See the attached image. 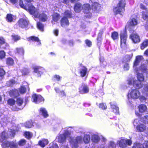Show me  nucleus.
<instances>
[{
    "instance_id": "nucleus-1",
    "label": "nucleus",
    "mask_w": 148,
    "mask_h": 148,
    "mask_svg": "<svg viewBox=\"0 0 148 148\" xmlns=\"http://www.w3.org/2000/svg\"><path fill=\"white\" fill-rule=\"evenodd\" d=\"M137 78L138 80H134V78H130L128 79V83L129 85L133 84L134 86L136 88L139 89L142 86L141 82L144 80L143 75L142 73H139L137 74Z\"/></svg>"
},
{
    "instance_id": "nucleus-2",
    "label": "nucleus",
    "mask_w": 148,
    "mask_h": 148,
    "mask_svg": "<svg viewBox=\"0 0 148 148\" xmlns=\"http://www.w3.org/2000/svg\"><path fill=\"white\" fill-rule=\"evenodd\" d=\"M125 5V0H121L119 1L117 7L113 9V11L115 14H119L122 15L124 11V7Z\"/></svg>"
},
{
    "instance_id": "nucleus-3",
    "label": "nucleus",
    "mask_w": 148,
    "mask_h": 148,
    "mask_svg": "<svg viewBox=\"0 0 148 148\" xmlns=\"http://www.w3.org/2000/svg\"><path fill=\"white\" fill-rule=\"evenodd\" d=\"M69 142L72 148H77L78 147V144L83 143V137L82 136H78L74 139L71 136Z\"/></svg>"
},
{
    "instance_id": "nucleus-4",
    "label": "nucleus",
    "mask_w": 148,
    "mask_h": 148,
    "mask_svg": "<svg viewBox=\"0 0 148 148\" xmlns=\"http://www.w3.org/2000/svg\"><path fill=\"white\" fill-rule=\"evenodd\" d=\"M7 138V134L5 132H3L0 134V142H3L2 146L3 148L10 147V142L5 140Z\"/></svg>"
},
{
    "instance_id": "nucleus-5",
    "label": "nucleus",
    "mask_w": 148,
    "mask_h": 148,
    "mask_svg": "<svg viewBox=\"0 0 148 148\" xmlns=\"http://www.w3.org/2000/svg\"><path fill=\"white\" fill-rule=\"evenodd\" d=\"M71 135L70 133L67 131L65 132L64 134L59 135L58 138V141L59 143H63L65 141L66 139H67L69 141L70 140Z\"/></svg>"
},
{
    "instance_id": "nucleus-6",
    "label": "nucleus",
    "mask_w": 148,
    "mask_h": 148,
    "mask_svg": "<svg viewBox=\"0 0 148 148\" xmlns=\"http://www.w3.org/2000/svg\"><path fill=\"white\" fill-rule=\"evenodd\" d=\"M140 93L137 89H132L130 90L128 94V97H130L133 99H137L140 96Z\"/></svg>"
},
{
    "instance_id": "nucleus-7",
    "label": "nucleus",
    "mask_w": 148,
    "mask_h": 148,
    "mask_svg": "<svg viewBox=\"0 0 148 148\" xmlns=\"http://www.w3.org/2000/svg\"><path fill=\"white\" fill-rule=\"evenodd\" d=\"M121 46L123 49L127 47L126 44V39L127 38V34L126 32L123 31L121 33Z\"/></svg>"
},
{
    "instance_id": "nucleus-8",
    "label": "nucleus",
    "mask_w": 148,
    "mask_h": 148,
    "mask_svg": "<svg viewBox=\"0 0 148 148\" xmlns=\"http://www.w3.org/2000/svg\"><path fill=\"white\" fill-rule=\"evenodd\" d=\"M18 26L22 28L27 27L29 23V21L27 18H21L18 22Z\"/></svg>"
},
{
    "instance_id": "nucleus-9",
    "label": "nucleus",
    "mask_w": 148,
    "mask_h": 148,
    "mask_svg": "<svg viewBox=\"0 0 148 148\" xmlns=\"http://www.w3.org/2000/svg\"><path fill=\"white\" fill-rule=\"evenodd\" d=\"M26 10H28L31 14H34L35 17H37L38 16V13H39L38 10H36L35 7L32 5H28L27 7V9Z\"/></svg>"
},
{
    "instance_id": "nucleus-10",
    "label": "nucleus",
    "mask_w": 148,
    "mask_h": 148,
    "mask_svg": "<svg viewBox=\"0 0 148 148\" xmlns=\"http://www.w3.org/2000/svg\"><path fill=\"white\" fill-rule=\"evenodd\" d=\"M32 101L35 103H39L44 100V98L40 95L34 94L32 97Z\"/></svg>"
},
{
    "instance_id": "nucleus-11",
    "label": "nucleus",
    "mask_w": 148,
    "mask_h": 148,
    "mask_svg": "<svg viewBox=\"0 0 148 148\" xmlns=\"http://www.w3.org/2000/svg\"><path fill=\"white\" fill-rule=\"evenodd\" d=\"M140 8L144 10L143 12V18L145 20H147L148 19V9H147L145 6L142 3L140 4Z\"/></svg>"
},
{
    "instance_id": "nucleus-12",
    "label": "nucleus",
    "mask_w": 148,
    "mask_h": 148,
    "mask_svg": "<svg viewBox=\"0 0 148 148\" xmlns=\"http://www.w3.org/2000/svg\"><path fill=\"white\" fill-rule=\"evenodd\" d=\"M88 73L87 69L84 66H81L79 70V73L82 77H84L87 75Z\"/></svg>"
},
{
    "instance_id": "nucleus-13",
    "label": "nucleus",
    "mask_w": 148,
    "mask_h": 148,
    "mask_svg": "<svg viewBox=\"0 0 148 148\" xmlns=\"http://www.w3.org/2000/svg\"><path fill=\"white\" fill-rule=\"evenodd\" d=\"M143 57L141 56H138L136 57V60L134 63L133 68L136 72H137L138 70L136 68V66L143 60Z\"/></svg>"
},
{
    "instance_id": "nucleus-14",
    "label": "nucleus",
    "mask_w": 148,
    "mask_h": 148,
    "mask_svg": "<svg viewBox=\"0 0 148 148\" xmlns=\"http://www.w3.org/2000/svg\"><path fill=\"white\" fill-rule=\"evenodd\" d=\"M82 9L83 10V12L86 14H88L89 16H90L91 14L90 13V5L88 4H86L82 6Z\"/></svg>"
},
{
    "instance_id": "nucleus-15",
    "label": "nucleus",
    "mask_w": 148,
    "mask_h": 148,
    "mask_svg": "<svg viewBox=\"0 0 148 148\" xmlns=\"http://www.w3.org/2000/svg\"><path fill=\"white\" fill-rule=\"evenodd\" d=\"M130 38L132 40L133 42L134 43L138 42L140 41L139 36L136 34H131L130 36Z\"/></svg>"
},
{
    "instance_id": "nucleus-16",
    "label": "nucleus",
    "mask_w": 148,
    "mask_h": 148,
    "mask_svg": "<svg viewBox=\"0 0 148 148\" xmlns=\"http://www.w3.org/2000/svg\"><path fill=\"white\" fill-rule=\"evenodd\" d=\"M111 107L113 111L116 114H119V108L117 106L116 104L114 103H111Z\"/></svg>"
},
{
    "instance_id": "nucleus-17",
    "label": "nucleus",
    "mask_w": 148,
    "mask_h": 148,
    "mask_svg": "<svg viewBox=\"0 0 148 148\" xmlns=\"http://www.w3.org/2000/svg\"><path fill=\"white\" fill-rule=\"evenodd\" d=\"M6 20L8 22L14 21L16 19L15 16L11 14H8L6 18Z\"/></svg>"
},
{
    "instance_id": "nucleus-18",
    "label": "nucleus",
    "mask_w": 148,
    "mask_h": 148,
    "mask_svg": "<svg viewBox=\"0 0 148 148\" xmlns=\"http://www.w3.org/2000/svg\"><path fill=\"white\" fill-rule=\"evenodd\" d=\"M89 90V88L86 85L83 86L82 87L79 88V92L82 94L87 93L88 92Z\"/></svg>"
},
{
    "instance_id": "nucleus-19",
    "label": "nucleus",
    "mask_w": 148,
    "mask_h": 148,
    "mask_svg": "<svg viewBox=\"0 0 148 148\" xmlns=\"http://www.w3.org/2000/svg\"><path fill=\"white\" fill-rule=\"evenodd\" d=\"M38 17L39 19L43 22H45L48 19V17L47 15L45 13H42L39 14L38 13V16L36 18Z\"/></svg>"
},
{
    "instance_id": "nucleus-20",
    "label": "nucleus",
    "mask_w": 148,
    "mask_h": 148,
    "mask_svg": "<svg viewBox=\"0 0 148 148\" xmlns=\"http://www.w3.org/2000/svg\"><path fill=\"white\" fill-rule=\"evenodd\" d=\"M52 20L51 21V23L52 24H54L55 23L54 22H56L57 21L60 19V16L58 13H54L52 16Z\"/></svg>"
},
{
    "instance_id": "nucleus-21",
    "label": "nucleus",
    "mask_w": 148,
    "mask_h": 148,
    "mask_svg": "<svg viewBox=\"0 0 148 148\" xmlns=\"http://www.w3.org/2000/svg\"><path fill=\"white\" fill-rule=\"evenodd\" d=\"M92 9L95 11H99L101 8L100 5L97 3H94L92 5Z\"/></svg>"
},
{
    "instance_id": "nucleus-22",
    "label": "nucleus",
    "mask_w": 148,
    "mask_h": 148,
    "mask_svg": "<svg viewBox=\"0 0 148 148\" xmlns=\"http://www.w3.org/2000/svg\"><path fill=\"white\" fill-rule=\"evenodd\" d=\"M48 143V141L46 139H42L38 142L39 145L42 147H44Z\"/></svg>"
},
{
    "instance_id": "nucleus-23",
    "label": "nucleus",
    "mask_w": 148,
    "mask_h": 148,
    "mask_svg": "<svg viewBox=\"0 0 148 148\" xmlns=\"http://www.w3.org/2000/svg\"><path fill=\"white\" fill-rule=\"evenodd\" d=\"M61 25L62 27H65L66 25H69V21L67 18L64 16L61 19Z\"/></svg>"
},
{
    "instance_id": "nucleus-24",
    "label": "nucleus",
    "mask_w": 148,
    "mask_h": 148,
    "mask_svg": "<svg viewBox=\"0 0 148 148\" xmlns=\"http://www.w3.org/2000/svg\"><path fill=\"white\" fill-rule=\"evenodd\" d=\"M39 113L41 115H42L45 118L49 116L47 111L44 108H41L40 109Z\"/></svg>"
},
{
    "instance_id": "nucleus-25",
    "label": "nucleus",
    "mask_w": 148,
    "mask_h": 148,
    "mask_svg": "<svg viewBox=\"0 0 148 148\" xmlns=\"http://www.w3.org/2000/svg\"><path fill=\"white\" fill-rule=\"evenodd\" d=\"M9 94L11 97H16L18 96L19 94L18 91L14 89L11 90L9 92Z\"/></svg>"
},
{
    "instance_id": "nucleus-26",
    "label": "nucleus",
    "mask_w": 148,
    "mask_h": 148,
    "mask_svg": "<svg viewBox=\"0 0 148 148\" xmlns=\"http://www.w3.org/2000/svg\"><path fill=\"white\" fill-rule=\"evenodd\" d=\"M74 9L76 12H79L82 9V7L80 3H77L75 4Z\"/></svg>"
},
{
    "instance_id": "nucleus-27",
    "label": "nucleus",
    "mask_w": 148,
    "mask_h": 148,
    "mask_svg": "<svg viewBox=\"0 0 148 148\" xmlns=\"http://www.w3.org/2000/svg\"><path fill=\"white\" fill-rule=\"evenodd\" d=\"M142 92L144 95L148 96V83L144 85Z\"/></svg>"
},
{
    "instance_id": "nucleus-28",
    "label": "nucleus",
    "mask_w": 148,
    "mask_h": 148,
    "mask_svg": "<svg viewBox=\"0 0 148 148\" xmlns=\"http://www.w3.org/2000/svg\"><path fill=\"white\" fill-rule=\"evenodd\" d=\"M99 136L97 134H93L91 137V140L92 141L95 143H98L100 140Z\"/></svg>"
},
{
    "instance_id": "nucleus-29",
    "label": "nucleus",
    "mask_w": 148,
    "mask_h": 148,
    "mask_svg": "<svg viewBox=\"0 0 148 148\" xmlns=\"http://www.w3.org/2000/svg\"><path fill=\"white\" fill-rule=\"evenodd\" d=\"M146 129L145 125L143 124L138 125L136 127V130L139 132H143Z\"/></svg>"
},
{
    "instance_id": "nucleus-30",
    "label": "nucleus",
    "mask_w": 148,
    "mask_h": 148,
    "mask_svg": "<svg viewBox=\"0 0 148 148\" xmlns=\"http://www.w3.org/2000/svg\"><path fill=\"white\" fill-rule=\"evenodd\" d=\"M117 143L121 147L125 148L126 147V142L125 139H121L118 141Z\"/></svg>"
},
{
    "instance_id": "nucleus-31",
    "label": "nucleus",
    "mask_w": 148,
    "mask_h": 148,
    "mask_svg": "<svg viewBox=\"0 0 148 148\" xmlns=\"http://www.w3.org/2000/svg\"><path fill=\"white\" fill-rule=\"evenodd\" d=\"M138 108L140 112L143 113L145 112L147 110L146 106L144 104H141L138 106Z\"/></svg>"
},
{
    "instance_id": "nucleus-32",
    "label": "nucleus",
    "mask_w": 148,
    "mask_h": 148,
    "mask_svg": "<svg viewBox=\"0 0 148 148\" xmlns=\"http://www.w3.org/2000/svg\"><path fill=\"white\" fill-rule=\"evenodd\" d=\"M34 69L35 72L39 73L38 76H40V75L42 73V72L41 71L42 70L43 68L38 66H36L34 67Z\"/></svg>"
},
{
    "instance_id": "nucleus-33",
    "label": "nucleus",
    "mask_w": 148,
    "mask_h": 148,
    "mask_svg": "<svg viewBox=\"0 0 148 148\" xmlns=\"http://www.w3.org/2000/svg\"><path fill=\"white\" fill-rule=\"evenodd\" d=\"M83 140L85 143H88L90 140V136L87 134L85 135L84 137Z\"/></svg>"
},
{
    "instance_id": "nucleus-34",
    "label": "nucleus",
    "mask_w": 148,
    "mask_h": 148,
    "mask_svg": "<svg viewBox=\"0 0 148 148\" xmlns=\"http://www.w3.org/2000/svg\"><path fill=\"white\" fill-rule=\"evenodd\" d=\"M6 64L9 66H12L14 64V62L13 59L10 58H7L6 59Z\"/></svg>"
},
{
    "instance_id": "nucleus-35",
    "label": "nucleus",
    "mask_w": 148,
    "mask_h": 148,
    "mask_svg": "<svg viewBox=\"0 0 148 148\" xmlns=\"http://www.w3.org/2000/svg\"><path fill=\"white\" fill-rule=\"evenodd\" d=\"M28 39L29 41L30 40H32L33 41H36L38 43V45H40L41 44V43L39 40V38L37 37L34 36H32L30 37Z\"/></svg>"
},
{
    "instance_id": "nucleus-36",
    "label": "nucleus",
    "mask_w": 148,
    "mask_h": 148,
    "mask_svg": "<svg viewBox=\"0 0 148 148\" xmlns=\"http://www.w3.org/2000/svg\"><path fill=\"white\" fill-rule=\"evenodd\" d=\"M130 23L132 26H135L137 25L138 21L135 18H133L130 20Z\"/></svg>"
},
{
    "instance_id": "nucleus-37",
    "label": "nucleus",
    "mask_w": 148,
    "mask_h": 148,
    "mask_svg": "<svg viewBox=\"0 0 148 148\" xmlns=\"http://www.w3.org/2000/svg\"><path fill=\"white\" fill-rule=\"evenodd\" d=\"M148 46V39H147L144 41L141 44L140 46L141 49H144L145 47Z\"/></svg>"
},
{
    "instance_id": "nucleus-38",
    "label": "nucleus",
    "mask_w": 148,
    "mask_h": 148,
    "mask_svg": "<svg viewBox=\"0 0 148 148\" xmlns=\"http://www.w3.org/2000/svg\"><path fill=\"white\" fill-rule=\"evenodd\" d=\"M64 16H65V17L67 18H71L72 14L71 12L70 11L67 10L64 12Z\"/></svg>"
},
{
    "instance_id": "nucleus-39",
    "label": "nucleus",
    "mask_w": 148,
    "mask_h": 148,
    "mask_svg": "<svg viewBox=\"0 0 148 148\" xmlns=\"http://www.w3.org/2000/svg\"><path fill=\"white\" fill-rule=\"evenodd\" d=\"M111 37L114 40H116L118 38V33L117 32H114L112 33Z\"/></svg>"
},
{
    "instance_id": "nucleus-40",
    "label": "nucleus",
    "mask_w": 148,
    "mask_h": 148,
    "mask_svg": "<svg viewBox=\"0 0 148 148\" xmlns=\"http://www.w3.org/2000/svg\"><path fill=\"white\" fill-rule=\"evenodd\" d=\"M19 92L21 94H23L25 93L26 89L24 86H21V88H19Z\"/></svg>"
},
{
    "instance_id": "nucleus-41",
    "label": "nucleus",
    "mask_w": 148,
    "mask_h": 148,
    "mask_svg": "<svg viewBox=\"0 0 148 148\" xmlns=\"http://www.w3.org/2000/svg\"><path fill=\"white\" fill-rule=\"evenodd\" d=\"M10 147L11 148H17L18 145L15 141H12L10 142Z\"/></svg>"
},
{
    "instance_id": "nucleus-42",
    "label": "nucleus",
    "mask_w": 148,
    "mask_h": 148,
    "mask_svg": "<svg viewBox=\"0 0 148 148\" xmlns=\"http://www.w3.org/2000/svg\"><path fill=\"white\" fill-rule=\"evenodd\" d=\"M37 26L38 28L41 31H43V25L40 22H38L37 23Z\"/></svg>"
},
{
    "instance_id": "nucleus-43",
    "label": "nucleus",
    "mask_w": 148,
    "mask_h": 148,
    "mask_svg": "<svg viewBox=\"0 0 148 148\" xmlns=\"http://www.w3.org/2000/svg\"><path fill=\"white\" fill-rule=\"evenodd\" d=\"M23 100L21 98H18L16 101L17 104L19 106H21L23 103Z\"/></svg>"
},
{
    "instance_id": "nucleus-44",
    "label": "nucleus",
    "mask_w": 148,
    "mask_h": 148,
    "mask_svg": "<svg viewBox=\"0 0 148 148\" xmlns=\"http://www.w3.org/2000/svg\"><path fill=\"white\" fill-rule=\"evenodd\" d=\"M24 136L26 138L29 139L31 138L32 134L31 132H26L24 133Z\"/></svg>"
},
{
    "instance_id": "nucleus-45",
    "label": "nucleus",
    "mask_w": 148,
    "mask_h": 148,
    "mask_svg": "<svg viewBox=\"0 0 148 148\" xmlns=\"http://www.w3.org/2000/svg\"><path fill=\"white\" fill-rule=\"evenodd\" d=\"M141 121L145 123L148 124V116H144L141 118Z\"/></svg>"
},
{
    "instance_id": "nucleus-46",
    "label": "nucleus",
    "mask_w": 148,
    "mask_h": 148,
    "mask_svg": "<svg viewBox=\"0 0 148 148\" xmlns=\"http://www.w3.org/2000/svg\"><path fill=\"white\" fill-rule=\"evenodd\" d=\"M26 141L24 139H21L18 142V144L20 146H23L26 143Z\"/></svg>"
},
{
    "instance_id": "nucleus-47",
    "label": "nucleus",
    "mask_w": 148,
    "mask_h": 148,
    "mask_svg": "<svg viewBox=\"0 0 148 148\" xmlns=\"http://www.w3.org/2000/svg\"><path fill=\"white\" fill-rule=\"evenodd\" d=\"M140 69L141 71L145 72L146 71V66L145 64H143L140 67Z\"/></svg>"
},
{
    "instance_id": "nucleus-48",
    "label": "nucleus",
    "mask_w": 148,
    "mask_h": 148,
    "mask_svg": "<svg viewBox=\"0 0 148 148\" xmlns=\"http://www.w3.org/2000/svg\"><path fill=\"white\" fill-rule=\"evenodd\" d=\"M32 122L31 121H28L25 124V127L26 128H31L32 126Z\"/></svg>"
},
{
    "instance_id": "nucleus-49",
    "label": "nucleus",
    "mask_w": 148,
    "mask_h": 148,
    "mask_svg": "<svg viewBox=\"0 0 148 148\" xmlns=\"http://www.w3.org/2000/svg\"><path fill=\"white\" fill-rule=\"evenodd\" d=\"M16 51L17 53L20 54H23L24 52L23 49L22 48H16Z\"/></svg>"
},
{
    "instance_id": "nucleus-50",
    "label": "nucleus",
    "mask_w": 148,
    "mask_h": 148,
    "mask_svg": "<svg viewBox=\"0 0 148 148\" xmlns=\"http://www.w3.org/2000/svg\"><path fill=\"white\" fill-rule=\"evenodd\" d=\"M116 145L114 142H110L107 148H115Z\"/></svg>"
},
{
    "instance_id": "nucleus-51",
    "label": "nucleus",
    "mask_w": 148,
    "mask_h": 148,
    "mask_svg": "<svg viewBox=\"0 0 148 148\" xmlns=\"http://www.w3.org/2000/svg\"><path fill=\"white\" fill-rule=\"evenodd\" d=\"M143 145L138 143H135L133 147V148H142Z\"/></svg>"
},
{
    "instance_id": "nucleus-52",
    "label": "nucleus",
    "mask_w": 148,
    "mask_h": 148,
    "mask_svg": "<svg viewBox=\"0 0 148 148\" xmlns=\"http://www.w3.org/2000/svg\"><path fill=\"white\" fill-rule=\"evenodd\" d=\"M15 103V101L12 99H9L8 101V104L10 106H13L14 104Z\"/></svg>"
},
{
    "instance_id": "nucleus-53",
    "label": "nucleus",
    "mask_w": 148,
    "mask_h": 148,
    "mask_svg": "<svg viewBox=\"0 0 148 148\" xmlns=\"http://www.w3.org/2000/svg\"><path fill=\"white\" fill-rule=\"evenodd\" d=\"M5 56V53L3 51H0V58L2 59L4 58Z\"/></svg>"
},
{
    "instance_id": "nucleus-54",
    "label": "nucleus",
    "mask_w": 148,
    "mask_h": 148,
    "mask_svg": "<svg viewBox=\"0 0 148 148\" xmlns=\"http://www.w3.org/2000/svg\"><path fill=\"white\" fill-rule=\"evenodd\" d=\"M12 37L13 40L15 41H16L20 39V37L18 36L12 35Z\"/></svg>"
},
{
    "instance_id": "nucleus-55",
    "label": "nucleus",
    "mask_w": 148,
    "mask_h": 148,
    "mask_svg": "<svg viewBox=\"0 0 148 148\" xmlns=\"http://www.w3.org/2000/svg\"><path fill=\"white\" fill-rule=\"evenodd\" d=\"M19 4L20 6L22 8L25 9H27V7L25 6L23 4V1L22 0H20L19 1Z\"/></svg>"
},
{
    "instance_id": "nucleus-56",
    "label": "nucleus",
    "mask_w": 148,
    "mask_h": 148,
    "mask_svg": "<svg viewBox=\"0 0 148 148\" xmlns=\"http://www.w3.org/2000/svg\"><path fill=\"white\" fill-rule=\"evenodd\" d=\"M99 107L103 110L105 109L106 108V104L103 103H100L99 105Z\"/></svg>"
},
{
    "instance_id": "nucleus-57",
    "label": "nucleus",
    "mask_w": 148,
    "mask_h": 148,
    "mask_svg": "<svg viewBox=\"0 0 148 148\" xmlns=\"http://www.w3.org/2000/svg\"><path fill=\"white\" fill-rule=\"evenodd\" d=\"M5 72L3 69L0 68V77H2L5 74Z\"/></svg>"
},
{
    "instance_id": "nucleus-58",
    "label": "nucleus",
    "mask_w": 148,
    "mask_h": 148,
    "mask_svg": "<svg viewBox=\"0 0 148 148\" xmlns=\"http://www.w3.org/2000/svg\"><path fill=\"white\" fill-rule=\"evenodd\" d=\"M23 75H27L29 72V70L27 69H25L22 71Z\"/></svg>"
},
{
    "instance_id": "nucleus-59",
    "label": "nucleus",
    "mask_w": 148,
    "mask_h": 148,
    "mask_svg": "<svg viewBox=\"0 0 148 148\" xmlns=\"http://www.w3.org/2000/svg\"><path fill=\"white\" fill-rule=\"evenodd\" d=\"M143 148H148V141H145L143 145Z\"/></svg>"
},
{
    "instance_id": "nucleus-60",
    "label": "nucleus",
    "mask_w": 148,
    "mask_h": 148,
    "mask_svg": "<svg viewBox=\"0 0 148 148\" xmlns=\"http://www.w3.org/2000/svg\"><path fill=\"white\" fill-rule=\"evenodd\" d=\"M85 42L86 45L89 47H90L91 46L92 42L89 40H85Z\"/></svg>"
},
{
    "instance_id": "nucleus-61",
    "label": "nucleus",
    "mask_w": 148,
    "mask_h": 148,
    "mask_svg": "<svg viewBox=\"0 0 148 148\" xmlns=\"http://www.w3.org/2000/svg\"><path fill=\"white\" fill-rule=\"evenodd\" d=\"M132 54H131L130 55H127L125 56V58H127L126 61L128 62L130 59L132 58Z\"/></svg>"
},
{
    "instance_id": "nucleus-62",
    "label": "nucleus",
    "mask_w": 148,
    "mask_h": 148,
    "mask_svg": "<svg viewBox=\"0 0 148 148\" xmlns=\"http://www.w3.org/2000/svg\"><path fill=\"white\" fill-rule=\"evenodd\" d=\"M8 83L9 84H8V85L10 86H11L15 84V82L13 80H11Z\"/></svg>"
},
{
    "instance_id": "nucleus-63",
    "label": "nucleus",
    "mask_w": 148,
    "mask_h": 148,
    "mask_svg": "<svg viewBox=\"0 0 148 148\" xmlns=\"http://www.w3.org/2000/svg\"><path fill=\"white\" fill-rule=\"evenodd\" d=\"M129 66L128 64L127 63H126L124 65L123 69L124 70L127 71L129 69Z\"/></svg>"
},
{
    "instance_id": "nucleus-64",
    "label": "nucleus",
    "mask_w": 148,
    "mask_h": 148,
    "mask_svg": "<svg viewBox=\"0 0 148 148\" xmlns=\"http://www.w3.org/2000/svg\"><path fill=\"white\" fill-rule=\"evenodd\" d=\"M60 3H63L67 4L69 2V0H60Z\"/></svg>"
}]
</instances>
